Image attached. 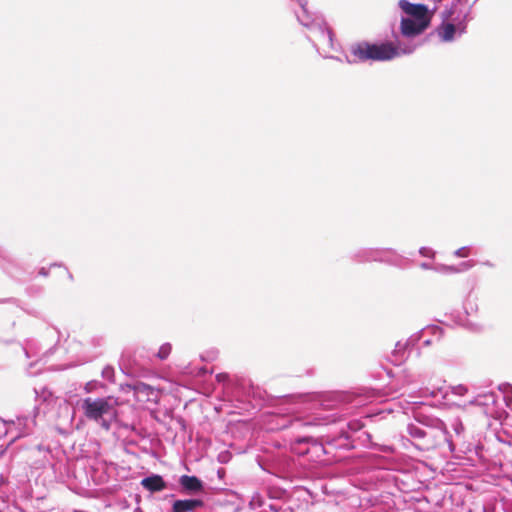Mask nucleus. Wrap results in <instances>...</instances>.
I'll return each instance as SVG.
<instances>
[{
  "label": "nucleus",
  "mask_w": 512,
  "mask_h": 512,
  "mask_svg": "<svg viewBox=\"0 0 512 512\" xmlns=\"http://www.w3.org/2000/svg\"><path fill=\"white\" fill-rule=\"evenodd\" d=\"M118 401L113 397L91 398L82 400L81 408L89 420L99 423L103 428H110V421L116 417Z\"/></svg>",
  "instance_id": "obj_1"
},
{
  "label": "nucleus",
  "mask_w": 512,
  "mask_h": 512,
  "mask_svg": "<svg viewBox=\"0 0 512 512\" xmlns=\"http://www.w3.org/2000/svg\"><path fill=\"white\" fill-rule=\"evenodd\" d=\"M351 53L359 61H388L400 54L398 47L391 42L381 44L361 42L352 46Z\"/></svg>",
  "instance_id": "obj_2"
},
{
  "label": "nucleus",
  "mask_w": 512,
  "mask_h": 512,
  "mask_svg": "<svg viewBox=\"0 0 512 512\" xmlns=\"http://www.w3.org/2000/svg\"><path fill=\"white\" fill-rule=\"evenodd\" d=\"M129 388L133 390L134 396L138 402L157 403L160 399L159 390L143 382H137L129 386Z\"/></svg>",
  "instance_id": "obj_3"
},
{
  "label": "nucleus",
  "mask_w": 512,
  "mask_h": 512,
  "mask_svg": "<svg viewBox=\"0 0 512 512\" xmlns=\"http://www.w3.org/2000/svg\"><path fill=\"white\" fill-rule=\"evenodd\" d=\"M399 7L403 10V12L414 17L420 22L424 20H429V23L431 22V15L429 14L428 9L424 4H412L407 0H400Z\"/></svg>",
  "instance_id": "obj_4"
},
{
  "label": "nucleus",
  "mask_w": 512,
  "mask_h": 512,
  "mask_svg": "<svg viewBox=\"0 0 512 512\" xmlns=\"http://www.w3.org/2000/svg\"><path fill=\"white\" fill-rule=\"evenodd\" d=\"M429 25V20L420 22L416 19L403 18L401 20V33L407 37L416 36L426 30Z\"/></svg>",
  "instance_id": "obj_5"
},
{
  "label": "nucleus",
  "mask_w": 512,
  "mask_h": 512,
  "mask_svg": "<svg viewBox=\"0 0 512 512\" xmlns=\"http://www.w3.org/2000/svg\"><path fill=\"white\" fill-rule=\"evenodd\" d=\"M179 483L189 493L199 492L203 488L202 482L195 476L183 475L180 477Z\"/></svg>",
  "instance_id": "obj_6"
},
{
  "label": "nucleus",
  "mask_w": 512,
  "mask_h": 512,
  "mask_svg": "<svg viewBox=\"0 0 512 512\" xmlns=\"http://www.w3.org/2000/svg\"><path fill=\"white\" fill-rule=\"evenodd\" d=\"M141 484L145 489L151 492H158L166 488L164 480L159 475L146 477L141 481Z\"/></svg>",
  "instance_id": "obj_7"
},
{
  "label": "nucleus",
  "mask_w": 512,
  "mask_h": 512,
  "mask_svg": "<svg viewBox=\"0 0 512 512\" xmlns=\"http://www.w3.org/2000/svg\"><path fill=\"white\" fill-rule=\"evenodd\" d=\"M202 505L203 502L197 499L176 500L173 504V512L193 511Z\"/></svg>",
  "instance_id": "obj_8"
},
{
  "label": "nucleus",
  "mask_w": 512,
  "mask_h": 512,
  "mask_svg": "<svg viewBox=\"0 0 512 512\" xmlns=\"http://www.w3.org/2000/svg\"><path fill=\"white\" fill-rule=\"evenodd\" d=\"M456 27L452 23L443 25L439 30V35L443 41H451L454 38Z\"/></svg>",
  "instance_id": "obj_9"
},
{
  "label": "nucleus",
  "mask_w": 512,
  "mask_h": 512,
  "mask_svg": "<svg viewBox=\"0 0 512 512\" xmlns=\"http://www.w3.org/2000/svg\"><path fill=\"white\" fill-rule=\"evenodd\" d=\"M35 421L30 417H18L17 418V426L21 429V435L28 434L32 427L34 426Z\"/></svg>",
  "instance_id": "obj_10"
},
{
  "label": "nucleus",
  "mask_w": 512,
  "mask_h": 512,
  "mask_svg": "<svg viewBox=\"0 0 512 512\" xmlns=\"http://www.w3.org/2000/svg\"><path fill=\"white\" fill-rule=\"evenodd\" d=\"M489 401L494 403V395L492 393L478 395L476 398L470 401L471 405H488Z\"/></svg>",
  "instance_id": "obj_11"
},
{
  "label": "nucleus",
  "mask_w": 512,
  "mask_h": 512,
  "mask_svg": "<svg viewBox=\"0 0 512 512\" xmlns=\"http://www.w3.org/2000/svg\"><path fill=\"white\" fill-rule=\"evenodd\" d=\"M408 430L409 434L414 438H423L426 435L425 431L416 425H409Z\"/></svg>",
  "instance_id": "obj_12"
},
{
  "label": "nucleus",
  "mask_w": 512,
  "mask_h": 512,
  "mask_svg": "<svg viewBox=\"0 0 512 512\" xmlns=\"http://www.w3.org/2000/svg\"><path fill=\"white\" fill-rule=\"evenodd\" d=\"M170 352H171V345H170L169 343H165V344H163V345L160 347V349H159V351H158L157 356H158L160 359L164 360V359H166V358L168 357V355L170 354Z\"/></svg>",
  "instance_id": "obj_13"
},
{
  "label": "nucleus",
  "mask_w": 512,
  "mask_h": 512,
  "mask_svg": "<svg viewBox=\"0 0 512 512\" xmlns=\"http://www.w3.org/2000/svg\"><path fill=\"white\" fill-rule=\"evenodd\" d=\"M471 266L472 265H470L468 262H465L460 265V268L446 267L445 270L450 271V272H459V271L466 270Z\"/></svg>",
  "instance_id": "obj_14"
},
{
  "label": "nucleus",
  "mask_w": 512,
  "mask_h": 512,
  "mask_svg": "<svg viewBox=\"0 0 512 512\" xmlns=\"http://www.w3.org/2000/svg\"><path fill=\"white\" fill-rule=\"evenodd\" d=\"M452 393L455 395L462 396L467 393V388L463 385H458L452 388Z\"/></svg>",
  "instance_id": "obj_15"
},
{
  "label": "nucleus",
  "mask_w": 512,
  "mask_h": 512,
  "mask_svg": "<svg viewBox=\"0 0 512 512\" xmlns=\"http://www.w3.org/2000/svg\"><path fill=\"white\" fill-rule=\"evenodd\" d=\"M469 248L468 247H461L455 251V256L457 257H467L469 255Z\"/></svg>",
  "instance_id": "obj_16"
},
{
  "label": "nucleus",
  "mask_w": 512,
  "mask_h": 512,
  "mask_svg": "<svg viewBox=\"0 0 512 512\" xmlns=\"http://www.w3.org/2000/svg\"><path fill=\"white\" fill-rule=\"evenodd\" d=\"M420 254L425 257H431L433 255V251L429 248L423 247L420 249Z\"/></svg>",
  "instance_id": "obj_17"
},
{
  "label": "nucleus",
  "mask_w": 512,
  "mask_h": 512,
  "mask_svg": "<svg viewBox=\"0 0 512 512\" xmlns=\"http://www.w3.org/2000/svg\"><path fill=\"white\" fill-rule=\"evenodd\" d=\"M454 430L457 434H460L463 431V426L460 422H456L454 424Z\"/></svg>",
  "instance_id": "obj_18"
},
{
  "label": "nucleus",
  "mask_w": 512,
  "mask_h": 512,
  "mask_svg": "<svg viewBox=\"0 0 512 512\" xmlns=\"http://www.w3.org/2000/svg\"><path fill=\"white\" fill-rule=\"evenodd\" d=\"M228 378L227 374L220 373L216 376L218 382L225 381Z\"/></svg>",
  "instance_id": "obj_19"
},
{
  "label": "nucleus",
  "mask_w": 512,
  "mask_h": 512,
  "mask_svg": "<svg viewBox=\"0 0 512 512\" xmlns=\"http://www.w3.org/2000/svg\"><path fill=\"white\" fill-rule=\"evenodd\" d=\"M421 266H422L423 268H425V269H427V268H428V265H427V264H425V263H423Z\"/></svg>",
  "instance_id": "obj_20"
},
{
  "label": "nucleus",
  "mask_w": 512,
  "mask_h": 512,
  "mask_svg": "<svg viewBox=\"0 0 512 512\" xmlns=\"http://www.w3.org/2000/svg\"><path fill=\"white\" fill-rule=\"evenodd\" d=\"M2 483H3V478H2V476L0 475V486L2 485Z\"/></svg>",
  "instance_id": "obj_21"
},
{
  "label": "nucleus",
  "mask_w": 512,
  "mask_h": 512,
  "mask_svg": "<svg viewBox=\"0 0 512 512\" xmlns=\"http://www.w3.org/2000/svg\"><path fill=\"white\" fill-rule=\"evenodd\" d=\"M103 373H104V374H105V373H106V374H109V371H107V369H106V370H103Z\"/></svg>",
  "instance_id": "obj_22"
},
{
  "label": "nucleus",
  "mask_w": 512,
  "mask_h": 512,
  "mask_svg": "<svg viewBox=\"0 0 512 512\" xmlns=\"http://www.w3.org/2000/svg\"><path fill=\"white\" fill-rule=\"evenodd\" d=\"M103 373H104V374H105V373H106V374H109V371H107V369H106V370H103Z\"/></svg>",
  "instance_id": "obj_23"
}]
</instances>
